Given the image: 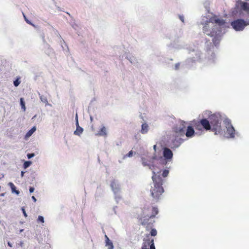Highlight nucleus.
I'll use <instances>...</instances> for the list:
<instances>
[{
    "instance_id": "1",
    "label": "nucleus",
    "mask_w": 249,
    "mask_h": 249,
    "mask_svg": "<svg viewBox=\"0 0 249 249\" xmlns=\"http://www.w3.org/2000/svg\"><path fill=\"white\" fill-rule=\"evenodd\" d=\"M75 119L77 127L76 130L74 132V134L76 135L80 136L82 133L83 129L79 125L77 114L76 115Z\"/></svg>"
},
{
    "instance_id": "2",
    "label": "nucleus",
    "mask_w": 249,
    "mask_h": 249,
    "mask_svg": "<svg viewBox=\"0 0 249 249\" xmlns=\"http://www.w3.org/2000/svg\"><path fill=\"white\" fill-rule=\"evenodd\" d=\"M36 126L33 127L30 130H29L25 136V139L29 138L36 130Z\"/></svg>"
},
{
    "instance_id": "3",
    "label": "nucleus",
    "mask_w": 249,
    "mask_h": 249,
    "mask_svg": "<svg viewBox=\"0 0 249 249\" xmlns=\"http://www.w3.org/2000/svg\"><path fill=\"white\" fill-rule=\"evenodd\" d=\"M8 185L11 187L12 192L15 193L17 195L19 194V191L16 190V187L12 182H9Z\"/></svg>"
},
{
    "instance_id": "4",
    "label": "nucleus",
    "mask_w": 249,
    "mask_h": 249,
    "mask_svg": "<svg viewBox=\"0 0 249 249\" xmlns=\"http://www.w3.org/2000/svg\"><path fill=\"white\" fill-rule=\"evenodd\" d=\"M20 105L21 106L22 109L23 110V111H25L26 107L25 103L24 102V100L23 98H21L20 99Z\"/></svg>"
},
{
    "instance_id": "5",
    "label": "nucleus",
    "mask_w": 249,
    "mask_h": 249,
    "mask_svg": "<svg viewBox=\"0 0 249 249\" xmlns=\"http://www.w3.org/2000/svg\"><path fill=\"white\" fill-rule=\"evenodd\" d=\"M31 164V162L30 161H26L24 163L23 167L24 168H27Z\"/></svg>"
},
{
    "instance_id": "6",
    "label": "nucleus",
    "mask_w": 249,
    "mask_h": 249,
    "mask_svg": "<svg viewBox=\"0 0 249 249\" xmlns=\"http://www.w3.org/2000/svg\"><path fill=\"white\" fill-rule=\"evenodd\" d=\"M37 222H41V223H44V218L43 216H40L39 215L38 217V219H37Z\"/></svg>"
},
{
    "instance_id": "7",
    "label": "nucleus",
    "mask_w": 249,
    "mask_h": 249,
    "mask_svg": "<svg viewBox=\"0 0 249 249\" xmlns=\"http://www.w3.org/2000/svg\"><path fill=\"white\" fill-rule=\"evenodd\" d=\"M20 81L18 79H16L14 81V84L15 87H18L20 84Z\"/></svg>"
},
{
    "instance_id": "8",
    "label": "nucleus",
    "mask_w": 249,
    "mask_h": 249,
    "mask_svg": "<svg viewBox=\"0 0 249 249\" xmlns=\"http://www.w3.org/2000/svg\"><path fill=\"white\" fill-rule=\"evenodd\" d=\"M21 210H22V212H23V214H24V216H25V217H26L27 216V213H26V212H25V208H24V207H22V208H21Z\"/></svg>"
},
{
    "instance_id": "9",
    "label": "nucleus",
    "mask_w": 249,
    "mask_h": 249,
    "mask_svg": "<svg viewBox=\"0 0 249 249\" xmlns=\"http://www.w3.org/2000/svg\"><path fill=\"white\" fill-rule=\"evenodd\" d=\"M24 17L25 20L27 23H28L29 24L33 25V24L29 20H28L27 19V18H26V17L24 15Z\"/></svg>"
},
{
    "instance_id": "10",
    "label": "nucleus",
    "mask_w": 249,
    "mask_h": 249,
    "mask_svg": "<svg viewBox=\"0 0 249 249\" xmlns=\"http://www.w3.org/2000/svg\"><path fill=\"white\" fill-rule=\"evenodd\" d=\"M24 17L25 20L27 23H28L29 24L33 25V24L29 20H28L27 19V18H26V17L24 15Z\"/></svg>"
},
{
    "instance_id": "11",
    "label": "nucleus",
    "mask_w": 249,
    "mask_h": 249,
    "mask_svg": "<svg viewBox=\"0 0 249 249\" xmlns=\"http://www.w3.org/2000/svg\"><path fill=\"white\" fill-rule=\"evenodd\" d=\"M34 156V154H28V155H27L28 158L29 159L31 158H32V157H33Z\"/></svg>"
},
{
    "instance_id": "12",
    "label": "nucleus",
    "mask_w": 249,
    "mask_h": 249,
    "mask_svg": "<svg viewBox=\"0 0 249 249\" xmlns=\"http://www.w3.org/2000/svg\"><path fill=\"white\" fill-rule=\"evenodd\" d=\"M29 191L30 193H33L34 191V188L33 187H30Z\"/></svg>"
},
{
    "instance_id": "13",
    "label": "nucleus",
    "mask_w": 249,
    "mask_h": 249,
    "mask_svg": "<svg viewBox=\"0 0 249 249\" xmlns=\"http://www.w3.org/2000/svg\"><path fill=\"white\" fill-rule=\"evenodd\" d=\"M24 173H25V172H23V171H22V172H21V177H23Z\"/></svg>"
},
{
    "instance_id": "14",
    "label": "nucleus",
    "mask_w": 249,
    "mask_h": 249,
    "mask_svg": "<svg viewBox=\"0 0 249 249\" xmlns=\"http://www.w3.org/2000/svg\"><path fill=\"white\" fill-rule=\"evenodd\" d=\"M32 199H33V200L34 201H36V198H35V197L34 196H32Z\"/></svg>"
},
{
    "instance_id": "15",
    "label": "nucleus",
    "mask_w": 249,
    "mask_h": 249,
    "mask_svg": "<svg viewBox=\"0 0 249 249\" xmlns=\"http://www.w3.org/2000/svg\"><path fill=\"white\" fill-rule=\"evenodd\" d=\"M8 245L11 247L10 244H9V243H8Z\"/></svg>"
}]
</instances>
